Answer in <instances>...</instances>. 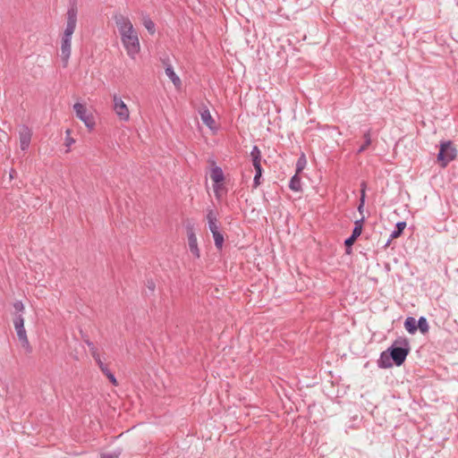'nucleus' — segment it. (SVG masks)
Instances as JSON below:
<instances>
[{"label": "nucleus", "mask_w": 458, "mask_h": 458, "mask_svg": "<svg viewBox=\"0 0 458 458\" xmlns=\"http://www.w3.org/2000/svg\"><path fill=\"white\" fill-rule=\"evenodd\" d=\"M114 21L121 36V41L127 52V55L134 59L140 53V46L138 32L133 28L130 19L121 13L114 15Z\"/></svg>", "instance_id": "nucleus-1"}, {"label": "nucleus", "mask_w": 458, "mask_h": 458, "mask_svg": "<svg viewBox=\"0 0 458 458\" xmlns=\"http://www.w3.org/2000/svg\"><path fill=\"white\" fill-rule=\"evenodd\" d=\"M410 344L406 337H398L386 351L382 352L377 360V366L389 369L394 364L401 366L410 353Z\"/></svg>", "instance_id": "nucleus-2"}, {"label": "nucleus", "mask_w": 458, "mask_h": 458, "mask_svg": "<svg viewBox=\"0 0 458 458\" xmlns=\"http://www.w3.org/2000/svg\"><path fill=\"white\" fill-rule=\"evenodd\" d=\"M78 8L76 0H70L69 7L66 13L67 21L61 42V58L64 67H66L71 55L72 36L77 25Z\"/></svg>", "instance_id": "nucleus-3"}, {"label": "nucleus", "mask_w": 458, "mask_h": 458, "mask_svg": "<svg viewBox=\"0 0 458 458\" xmlns=\"http://www.w3.org/2000/svg\"><path fill=\"white\" fill-rule=\"evenodd\" d=\"M456 156L457 149L452 141L448 140L441 142L439 152L437 154V160L440 163L441 167H445L451 161L455 159Z\"/></svg>", "instance_id": "nucleus-4"}, {"label": "nucleus", "mask_w": 458, "mask_h": 458, "mask_svg": "<svg viewBox=\"0 0 458 458\" xmlns=\"http://www.w3.org/2000/svg\"><path fill=\"white\" fill-rule=\"evenodd\" d=\"M83 340H84L85 344L88 345V347L89 348L91 355L94 358V360H96V362L98 363L100 370L103 372V374H105L107 377V378L110 380V382L114 386H117L118 382H117L114 373H112L110 371V369L107 368V365H106L101 360L100 356L98 352V349L95 347L94 344L87 336H83Z\"/></svg>", "instance_id": "nucleus-5"}, {"label": "nucleus", "mask_w": 458, "mask_h": 458, "mask_svg": "<svg viewBox=\"0 0 458 458\" xmlns=\"http://www.w3.org/2000/svg\"><path fill=\"white\" fill-rule=\"evenodd\" d=\"M113 109L121 121L127 122L130 119V112L126 104L117 95L113 97Z\"/></svg>", "instance_id": "nucleus-6"}, {"label": "nucleus", "mask_w": 458, "mask_h": 458, "mask_svg": "<svg viewBox=\"0 0 458 458\" xmlns=\"http://www.w3.org/2000/svg\"><path fill=\"white\" fill-rule=\"evenodd\" d=\"M76 116L84 123L87 128L92 130L95 126V121L91 114L87 113V108L83 104L75 103L73 105Z\"/></svg>", "instance_id": "nucleus-7"}, {"label": "nucleus", "mask_w": 458, "mask_h": 458, "mask_svg": "<svg viewBox=\"0 0 458 458\" xmlns=\"http://www.w3.org/2000/svg\"><path fill=\"white\" fill-rule=\"evenodd\" d=\"M210 178L215 182L214 191L216 198H219V190L221 189L220 183L225 180L224 173L221 167L214 166L211 169Z\"/></svg>", "instance_id": "nucleus-8"}, {"label": "nucleus", "mask_w": 458, "mask_h": 458, "mask_svg": "<svg viewBox=\"0 0 458 458\" xmlns=\"http://www.w3.org/2000/svg\"><path fill=\"white\" fill-rule=\"evenodd\" d=\"M31 136H32V132L28 126L22 125L20 128L19 139H20V146H21V150L25 151L29 148L30 140H31Z\"/></svg>", "instance_id": "nucleus-9"}, {"label": "nucleus", "mask_w": 458, "mask_h": 458, "mask_svg": "<svg viewBox=\"0 0 458 458\" xmlns=\"http://www.w3.org/2000/svg\"><path fill=\"white\" fill-rule=\"evenodd\" d=\"M188 244L190 251L193 254V256L195 258H199V250L198 247L197 237L191 228L188 230Z\"/></svg>", "instance_id": "nucleus-10"}, {"label": "nucleus", "mask_w": 458, "mask_h": 458, "mask_svg": "<svg viewBox=\"0 0 458 458\" xmlns=\"http://www.w3.org/2000/svg\"><path fill=\"white\" fill-rule=\"evenodd\" d=\"M360 235V233H358L356 231H352V234L345 239L344 246L346 254L350 255L352 253V245L354 244L355 241L358 239Z\"/></svg>", "instance_id": "nucleus-11"}, {"label": "nucleus", "mask_w": 458, "mask_h": 458, "mask_svg": "<svg viewBox=\"0 0 458 458\" xmlns=\"http://www.w3.org/2000/svg\"><path fill=\"white\" fill-rule=\"evenodd\" d=\"M200 117L203 122L208 128L212 129L213 124L215 123L214 119L211 116V114L208 107H204L202 111H200Z\"/></svg>", "instance_id": "nucleus-12"}, {"label": "nucleus", "mask_w": 458, "mask_h": 458, "mask_svg": "<svg viewBox=\"0 0 458 458\" xmlns=\"http://www.w3.org/2000/svg\"><path fill=\"white\" fill-rule=\"evenodd\" d=\"M16 333L21 346L26 350L27 352H31L32 349L27 337L26 330L24 329Z\"/></svg>", "instance_id": "nucleus-13"}, {"label": "nucleus", "mask_w": 458, "mask_h": 458, "mask_svg": "<svg viewBox=\"0 0 458 458\" xmlns=\"http://www.w3.org/2000/svg\"><path fill=\"white\" fill-rule=\"evenodd\" d=\"M404 328L411 335L417 331V320L413 317H407L404 321Z\"/></svg>", "instance_id": "nucleus-14"}, {"label": "nucleus", "mask_w": 458, "mask_h": 458, "mask_svg": "<svg viewBox=\"0 0 458 458\" xmlns=\"http://www.w3.org/2000/svg\"><path fill=\"white\" fill-rule=\"evenodd\" d=\"M250 157L253 165H261L262 155L258 146L254 145L250 151Z\"/></svg>", "instance_id": "nucleus-15"}, {"label": "nucleus", "mask_w": 458, "mask_h": 458, "mask_svg": "<svg viewBox=\"0 0 458 458\" xmlns=\"http://www.w3.org/2000/svg\"><path fill=\"white\" fill-rule=\"evenodd\" d=\"M165 74L172 81L174 86L177 87L181 85V80L179 76L174 72L173 67L170 64L165 67Z\"/></svg>", "instance_id": "nucleus-16"}, {"label": "nucleus", "mask_w": 458, "mask_h": 458, "mask_svg": "<svg viewBox=\"0 0 458 458\" xmlns=\"http://www.w3.org/2000/svg\"><path fill=\"white\" fill-rule=\"evenodd\" d=\"M289 188L293 191H301V182L298 174H295L290 180Z\"/></svg>", "instance_id": "nucleus-17"}, {"label": "nucleus", "mask_w": 458, "mask_h": 458, "mask_svg": "<svg viewBox=\"0 0 458 458\" xmlns=\"http://www.w3.org/2000/svg\"><path fill=\"white\" fill-rule=\"evenodd\" d=\"M363 144L358 148L357 153H362L364 152L368 147L371 144V130L369 129L367 131L363 134Z\"/></svg>", "instance_id": "nucleus-18"}, {"label": "nucleus", "mask_w": 458, "mask_h": 458, "mask_svg": "<svg viewBox=\"0 0 458 458\" xmlns=\"http://www.w3.org/2000/svg\"><path fill=\"white\" fill-rule=\"evenodd\" d=\"M405 227H406V222H404V221L397 222L395 225L394 230L390 234L391 239H395V238H398L399 236H401L403 230L405 229Z\"/></svg>", "instance_id": "nucleus-19"}, {"label": "nucleus", "mask_w": 458, "mask_h": 458, "mask_svg": "<svg viewBox=\"0 0 458 458\" xmlns=\"http://www.w3.org/2000/svg\"><path fill=\"white\" fill-rule=\"evenodd\" d=\"M418 329H420V331L422 334H426L428 332L429 326L425 317H420L419 319L417 320V330Z\"/></svg>", "instance_id": "nucleus-20"}, {"label": "nucleus", "mask_w": 458, "mask_h": 458, "mask_svg": "<svg viewBox=\"0 0 458 458\" xmlns=\"http://www.w3.org/2000/svg\"><path fill=\"white\" fill-rule=\"evenodd\" d=\"M212 236H213V239L215 242V246L216 247V249L221 250L223 248V244H224V235L222 234V233L220 231H218V232H214L212 233Z\"/></svg>", "instance_id": "nucleus-21"}, {"label": "nucleus", "mask_w": 458, "mask_h": 458, "mask_svg": "<svg viewBox=\"0 0 458 458\" xmlns=\"http://www.w3.org/2000/svg\"><path fill=\"white\" fill-rule=\"evenodd\" d=\"M143 25L149 34L153 35L156 32L155 23L148 16L143 18Z\"/></svg>", "instance_id": "nucleus-22"}, {"label": "nucleus", "mask_w": 458, "mask_h": 458, "mask_svg": "<svg viewBox=\"0 0 458 458\" xmlns=\"http://www.w3.org/2000/svg\"><path fill=\"white\" fill-rule=\"evenodd\" d=\"M13 325H14L16 332H18V331L21 332L25 329L24 328V318L21 314L15 316V318L13 319Z\"/></svg>", "instance_id": "nucleus-23"}, {"label": "nucleus", "mask_w": 458, "mask_h": 458, "mask_svg": "<svg viewBox=\"0 0 458 458\" xmlns=\"http://www.w3.org/2000/svg\"><path fill=\"white\" fill-rule=\"evenodd\" d=\"M307 164L306 157L304 154H301V156L298 158L296 162V174L301 173L305 165Z\"/></svg>", "instance_id": "nucleus-24"}, {"label": "nucleus", "mask_w": 458, "mask_h": 458, "mask_svg": "<svg viewBox=\"0 0 458 458\" xmlns=\"http://www.w3.org/2000/svg\"><path fill=\"white\" fill-rule=\"evenodd\" d=\"M121 455V450L116 449L112 452H107L101 454V458H119Z\"/></svg>", "instance_id": "nucleus-25"}, {"label": "nucleus", "mask_w": 458, "mask_h": 458, "mask_svg": "<svg viewBox=\"0 0 458 458\" xmlns=\"http://www.w3.org/2000/svg\"><path fill=\"white\" fill-rule=\"evenodd\" d=\"M363 222H364V216H362L360 219L356 220L354 222V228L352 229V231H356L358 233L361 234Z\"/></svg>", "instance_id": "nucleus-26"}, {"label": "nucleus", "mask_w": 458, "mask_h": 458, "mask_svg": "<svg viewBox=\"0 0 458 458\" xmlns=\"http://www.w3.org/2000/svg\"><path fill=\"white\" fill-rule=\"evenodd\" d=\"M207 220H208V222L217 220V214L214 209L207 210Z\"/></svg>", "instance_id": "nucleus-27"}, {"label": "nucleus", "mask_w": 458, "mask_h": 458, "mask_svg": "<svg viewBox=\"0 0 458 458\" xmlns=\"http://www.w3.org/2000/svg\"><path fill=\"white\" fill-rule=\"evenodd\" d=\"M208 229L211 232V233H213L214 232L219 231L217 220L216 221H209V222H208Z\"/></svg>", "instance_id": "nucleus-28"}, {"label": "nucleus", "mask_w": 458, "mask_h": 458, "mask_svg": "<svg viewBox=\"0 0 458 458\" xmlns=\"http://www.w3.org/2000/svg\"><path fill=\"white\" fill-rule=\"evenodd\" d=\"M13 308L16 312L20 313L22 312L24 310V305L21 301H17L13 303Z\"/></svg>", "instance_id": "nucleus-29"}, {"label": "nucleus", "mask_w": 458, "mask_h": 458, "mask_svg": "<svg viewBox=\"0 0 458 458\" xmlns=\"http://www.w3.org/2000/svg\"><path fill=\"white\" fill-rule=\"evenodd\" d=\"M364 203H365V199H364V191H362V194L360 198V204L358 206V211L362 214L363 212V208H364Z\"/></svg>", "instance_id": "nucleus-30"}, {"label": "nucleus", "mask_w": 458, "mask_h": 458, "mask_svg": "<svg viewBox=\"0 0 458 458\" xmlns=\"http://www.w3.org/2000/svg\"><path fill=\"white\" fill-rule=\"evenodd\" d=\"M262 174H255L254 179H253V187L257 188L260 184V177Z\"/></svg>", "instance_id": "nucleus-31"}, {"label": "nucleus", "mask_w": 458, "mask_h": 458, "mask_svg": "<svg viewBox=\"0 0 458 458\" xmlns=\"http://www.w3.org/2000/svg\"><path fill=\"white\" fill-rule=\"evenodd\" d=\"M253 166H254V169H255V174H262L263 169H262L261 165H253Z\"/></svg>", "instance_id": "nucleus-32"}, {"label": "nucleus", "mask_w": 458, "mask_h": 458, "mask_svg": "<svg viewBox=\"0 0 458 458\" xmlns=\"http://www.w3.org/2000/svg\"><path fill=\"white\" fill-rule=\"evenodd\" d=\"M147 286L151 292L155 290V283L152 280L148 281Z\"/></svg>", "instance_id": "nucleus-33"}, {"label": "nucleus", "mask_w": 458, "mask_h": 458, "mask_svg": "<svg viewBox=\"0 0 458 458\" xmlns=\"http://www.w3.org/2000/svg\"><path fill=\"white\" fill-rule=\"evenodd\" d=\"M366 182H362L360 183V195L362 194V191H364V198L366 197Z\"/></svg>", "instance_id": "nucleus-34"}, {"label": "nucleus", "mask_w": 458, "mask_h": 458, "mask_svg": "<svg viewBox=\"0 0 458 458\" xmlns=\"http://www.w3.org/2000/svg\"><path fill=\"white\" fill-rule=\"evenodd\" d=\"M74 140L72 139H67V143L66 145L69 146L71 145Z\"/></svg>", "instance_id": "nucleus-35"}, {"label": "nucleus", "mask_w": 458, "mask_h": 458, "mask_svg": "<svg viewBox=\"0 0 458 458\" xmlns=\"http://www.w3.org/2000/svg\"><path fill=\"white\" fill-rule=\"evenodd\" d=\"M392 240H393V239H391V236H390V237H389V239L387 240V242H386L385 246H386H386H388V245L390 244V242H391V241H392Z\"/></svg>", "instance_id": "nucleus-36"}]
</instances>
